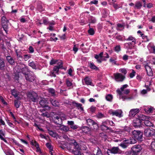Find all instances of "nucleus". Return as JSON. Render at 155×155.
I'll use <instances>...</instances> for the list:
<instances>
[{"mask_svg":"<svg viewBox=\"0 0 155 155\" xmlns=\"http://www.w3.org/2000/svg\"><path fill=\"white\" fill-rule=\"evenodd\" d=\"M125 40L127 41H131L132 42L125 43L124 48L127 50L132 49L135 46L136 43V39L132 36H130Z\"/></svg>","mask_w":155,"mask_h":155,"instance_id":"f257e3e1","label":"nucleus"},{"mask_svg":"<svg viewBox=\"0 0 155 155\" xmlns=\"http://www.w3.org/2000/svg\"><path fill=\"white\" fill-rule=\"evenodd\" d=\"M71 143H73L74 148L72 151V153L74 155H81L80 151L81 148L79 145L74 140H72Z\"/></svg>","mask_w":155,"mask_h":155,"instance_id":"f03ea898","label":"nucleus"},{"mask_svg":"<svg viewBox=\"0 0 155 155\" xmlns=\"http://www.w3.org/2000/svg\"><path fill=\"white\" fill-rule=\"evenodd\" d=\"M128 86L127 84L124 85L120 87V89H118L117 90V92L119 96V98L122 99L123 101H124L127 99H131L130 97L127 98L126 96L123 95V93L126 89L125 88L128 87Z\"/></svg>","mask_w":155,"mask_h":155,"instance_id":"7ed1b4c3","label":"nucleus"},{"mask_svg":"<svg viewBox=\"0 0 155 155\" xmlns=\"http://www.w3.org/2000/svg\"><path fill=\"white\" fill-rule=\"evenodd\" d=\"M15 70L16 71L17 73L22 72L25 75V74H27L26 73H28L29 71H28V69L25 65H22L21 67L19 66H16L15 67Z\"/></svg>","mask_w":155,"mask_h":155,"instance_id":"20e7f679","label":"nucleus"},{"mask_svg":"<svg viewBox=\"0 0 155 155\" xmlns=\"http://www.w3.org/2000/svg\"><path fill=\"white\" fill-rule=\"evenodd\" d=\"M25 77L27 81L32 82L34 81L36 78L33 72L31 71H28L27 74H25Z\"/></svg>","mask_w":155,"mask_h":155,"instance_id":"39448f33","label":"nucleus"},{"mask_svg":"<svg viewBox=\"0 0 155 155\" xmlns=\"http://www.w3.org/2000/svg\"><path fill=\"white\" fill-rule=\"evenodd\" d=\"M27 97L30 101L35 102L37 99L38 95L36 93L32 92L28 94Z\"/></svg>","mask_w":155,"mask_h":155,"instance_id":"423d86ee","label":"nucleus"},{"mask_svg":"<svg viewBox=\"0 0 155 155\" xmlns=\"http://www.w3.org/2000/svg\"><path fill=\"white\" fill-rule=\"evenodd\" d=\"M109 113L112 114L113 116H116L119 117H121L123 116L122 114V111L121 110H113L111 109L109 110Z\"/></svg>","mask_w":155,"mask_h":155,"instance_id":"0eeeda50","label":"nucleus"},{"mask_svg":"<svg viewBox=\"0 0 155 155\" xmlns=\"http://www.w3.org/2000/svg\"><path fill=\"white\" fill-rule=\"evenodd\" d=\"M132 133L135 138L140 141L142 140L143 134L140 131L134 130Z\"/></svg>","mask_w":155,"mask_h":155,"instance_id":"6e6552de","label":"nucleus"},{"mask_svg":"<svg viewBox=\"0 0 155 155\" xmlns=\"http://www.w3.org/2000/svg\"><path fill=\"white\" fill-rule=\"evenodd\" d=\"M114 76L115 81L118 82L122 81L125 78L124 75L119 73H114Z\"/></svg>","mask_w":155,"mask_h":155,"instance_id":"1a4fd4ad","label":"nucleus"},{"mask_svg":"<svg viewBox=\"0 0 155 155\" xmlns=\"http://www.w3.org/2000/svg\"><path fill=\"white\" fill-rule=\"evenodd\" d=\"M154 130L153 129H145L144 131V133L146 136L150 137L152 136L154 134Z\"/></svg>","mask_w":155,"mask_h":155,"instance_id":"9d476101","label":"nucleus"},{"mask_svg":"<svg viewBox=\"0 0 155 155\" xmlns=\"http://www.w3.org/2000/svg\"><path fill=\"white\" fill-rule=\"evenodd\" d=\"M54 122L57 124H62V120L61 118L59 116L54 117L53 118Z\"/></svg>","mask_w":155,"mask_h":155,"instance_id":"9b49d317","label":"nucleus"},{"mask_svg":"<svg viewBox=\"0 0 155 155\" xmlns=\"http://www.w3.org/2000/svg\"><path fill=\"white\" fill-rule=\"evenodd\" d=\"M103 54L104 53L102 52H101L99 54H95V55L94 58L97 59V61L98 63H101L103 60L102 58L103 59Z\"/></svg>","mask_w":155,"mask_h":155,"instance_id":"f8f14e48","label":"nucleus"},{"mask_svg":"<svg viewBox=\"0 0 155 155\" xmlns=\"http://www.w3.org/2000/svg\"><path fill=\"white\" fill-rule=\"evenodd\" d=\"M141 149L142 148L140 145H135L132 148V151L135 154L139 152Z\"/></svg>","mask_w":155,"mask_h":155,"instance_id":"ddd939ff","label":"nucleus"},{"mask_svg":"<svg viewBox=\"0 0 155 155\" xmlns=\"http://www.w3.org/2000/svg\"><path fill=\"white\" fill-rule=\"evenodd\" d=\"M106 124L104 121L103 122L101 126V127L102 130L103 131L109 130V131H108V132H110V133L113 132V131L110 128H109L107 126H106Z\"/></svg>","mask_w":155,"mask_h":155,"instance_id":"4468645a","label":"nucleus"},{"mask_svg":"<svg viewBox=\"0 0 155 155\" xmlns=\"http://www.w3.org/2000/svg\"><path fill=\"white\" fill-rule=\"evenodd\" d=\"M147 48L150 53H155V47L153 43H150L148 45Z\"/></svg>","mask_w":155,"mask_h":155,"instance_id":"2eb2a0df","label":"nucleus"},{"mask_svg":"<svg viewBox=\"0 0 155 155\" xmlns=\"http://www.w3.org/2000/svg\"><path fill=\"white\" fill-rule=\"evenodd\" d=\"M139 111V110L138 109H132L130 111L129 115L131 117H134Z\"/></svg>","mask_w":155,"mask_h":155,"instance_id":"dca6fc26","label":"nucleus"},{"mask_svg":"<svg viewBox=\"0 0 155 155\" xmlns=\"http://www.w3.org/2000/svg\"><path fill=\"white\" fill-rule=\"evenodd\" d=\"M145 68L148 75L150 76H152L153 72L150 67L146 65L145 66Z\"/></svg>","mask_w":155,"mask_h":155,"instance_id":"f3484780","label":"nucleus"},{"mask_svg":"<svg viewBox=\"0 0 155 155\" xmlns=\"http://www.w3.org/2000/svg\"><path fill=\"white\" fill-rule=\"evenodd\" d=\"M141 124V123L137 118H135L133 121V125L134 127H140Z\"/></svg>","mask_w":155,"mask_h":155,"instance_id":"a211bd4d","label":"nucleus"},{"mask_svg":"<svg viewBox=\"0 0 155 155\" xmlns=\"http://www.w3.org/2000/svg\"><path fill=\"white\" fill-rule=\"evenodd\" d=\"M68 125H70V127L71 128L75 130L78 128V126L74 124V122L72 121H68Z\"/></svg>","mask_w":155,"mask_h":155,"instance_id":"6ab92c4d","label":"nucleus"},{"mask_svg":"<svg viewBox=\"0 0 155 155\" xmlns=\"http://www.w3.org/2000/svg\"><path fill=\"white\" fill-rule=\"evenodd\" d=\"M51 125L49 123H48L46 125V127L47 129H48V132L49 134L51 136L53 137H55L56 136V134L54 133L52 131L50 130V128L48 125H49L50 126Z\"/></svg>","mask_w":155,"mask_h":155,"instance_id":"aec40b11","label":"nucleus"},{"mask_svg":"<svg viewBox=\"0 0 155 155\" xmlns=\"http://www.w3.org/2000/svg\"><path fill=\"white\" fill-rule=\"evenodd\" d=\"M5 137V132L2 130H0V139L4 141L5 142L7 143V140L4 138Z\"/></svg>","mask_w":155,"mask_h":155,"instance_id":"412c9836","label":"nucleus"},{"mask_svg":"<svg viewBox=\"0 0 155 155\" xmlns=\"http://www.w3.org/2000/svg\"><path fill=\"white\" fill-rule=\"evenodd\" d=\"M130 128L127 127H125L124 129L122 130H119L116 131V132L118 134H121L122 132H127L129 133L130 132Z\"/></svg>","mask_w":155,"mask_h":155,"instance_id":"4be33fe9","label":"nucleus"},{"mask_svg":"<svg viewBox=\"0 0 155 155\" xmlns=\"http://www.w3.org/2000/svg\"><path fill=\"white\" fill-rule=\"evenodd\" d=\"M144 110L148 114L151 113L154 110V109L152 107H146L144 108Z\"/></svg>","mask_w":155,"mask_h":155,"instance_id":"5701e85b","label":"nucleus"},{"mask_svg":"<svg viewBox=\"0 0 155 155\" xmlns=\"http://www.w3.org/2000/svg\"><path fill=\"white\" fill-rule=\"evenodd\" d=\"M50 101L53 106L54 107H58L59 106V103L55 100L50 99Z\"/></svg>","mask_w":155,"mask_h":155,"instance_id":"b1692460","label":"nucleus"},{"mask_svg":"<svg viewBox=\"0 0 155 155\" xmlns=\"http://www.w3.org/2000/svg\"><path fill=\"white\" fill-rule=\"evenodd\" d=\"M48 103L47 101L45 99H42L39 102L40 104L43 107H47Z\"/></svg>","mask_w":155,"mask_h":155,"instance_id":"393cba45","label":"nucleus"},{"mask_svg":"<svg viewBox=\"0 0 155 155\" xmlns=\"http://www.w3.org/2000/svg\"><path fill=\"white\" fill-rule=\"evenodd\" d=\"M137 119H138L140 122L141 123L142 121L144 120V121L146 120V117L145 116L142 115V114H140L138 115L137 117Z\"/></svg>","mask_w":155,"mask_h":155,"instance_id":"a878e982","label":"nucleus"},{"mask_svg":"<svg viewBox=\"0 0 155 155\" xmlns=\"http://www.w3.org/2000/svg\"><path fill=\"white\" fill-rule=\"evenodd\" d=\"M72 104L74 106L77 107L78 109H80L81 110H83V108L82 107V105L80 103H77L75 101H73Z\"/></svg>","mask_w":155,"mask_h":155,"instance_id":"bb28decb","label":"nucleus"},{"mask_svg":"<svg viewBox=\"0 0 155 155\" xmlns=\"http://www.w3.org/2000/svg\"><path fill=\"white\" fill-rule=\"evenodd\" d=\"M84 81L85 83L87 85H92V82L91 79L87 77H86L84 79Z\"/></svg>","mask_w":155,"mask_h":155,"instance_id":"cd10ccee","label":"nucleus"},{"mask_svg":"<svg viewBox=\"0 0 155 155\" xmlns=\"http://www.w3.org/2000/svg\"><path fill=\"white\" fill-rule=\"evenodd\" d=\"M142 6V5L141 2H136L134 8L135 9H140L141 8Z\"/></svg>","mask_w":155,"mask_h":155,"instance_id":"c85d7f7f","label":"nucleus"},{"mask_svg":"<svg viewBox=\"0 0 155 155\" xmlns=\"http://www.w3.org/2000/svg\"><path fill=\"white\" fill-rule=\"evenodd\" d=\"M110 151L112 153L116 154L119 152V149L118 147H113Z\"/></svg>","mask_w":155,"mask_h":155,"instance_id":"c756f323","label":"nucleus"},{"mask_svg":"<svg viewBox=\"0 0 155 155\" xmlns=\"http://www.w3.org/2000/svg\"><path fill=\"white\" fill-rule=\"evenodd\" d=\"M128 143L129 144L135 143L136 142V140L133 137H130V139L127 140Z\"/></svg>","mask_w":155,"mask_h":155,"instance_id":"7c9ffc66","label":"nucleus"},{"mask_svg":"<svg viewBox=\"0 0 155 155\" xmlns=\"http://www.w3.org/2000/svg\"><path fill=\"white\" fill-rule=\"evenodd\" d=\"M129 144L127 142V140H124V142L121 143L120 144V146L124 148H125L127 147L128 146Z\"/></svg>","mask_w":155,"mask_h":155,"instance_id":"2f4dec72","label":"nucleus"},{"mask_svg":"<svg viewBox=\"0 0 155 155\" xmlns=\"http://www.w3.org/2000/svg\"><path fill=\"white\" fill-rule=\"evenodd\" d=\"M82 131L85 133H87L90 132V129L87 126L83 127L81 128Z\"/></svg>","mask_w":155,"mask_h":155,"instance_id":"473e14b6","label":"nucleus"},{"mask_svg":"<svg viewBox=\"0 0 155 155\" xmlns=\"http://www.w3.org/2000/svg\"><path fill=\"white\" fill-rule=\"evenodd\" d=\"M90 68L92 69L97 70H98V68L96 66L94 63L90 62L89 63Z\"/></svg>","mask_w":155,"mask_h":155,"instance_id":"72a5a7b5","label":"nucleus"},{"mask_svg":"<svg viewBox=\"0 0 155 155\" xmlns=\"http://www.w3.org/2000/svg\"><path fill=\"white\" fill-rule=\"evenodd\" d=\"M144 123L145 125L147 126L153 127V124L148 120H146L144 121Z\"/></svg>","mask_w":155,"mask_h":155,"instance_id":"f704fd0d","label":"nucleus"},{"mask_svg":"<svg viewBox=\"0 0 155 155\" xmlns=\"http://www.w3.org/2000/svg\"><path fill=\"white\" fill-rule=\"evenodd\" d=\"M6 59L8 62L11 64H12L14 63V60L10 56H7L6 57Z\"/></svg>","mask_w":155,"mask_h":155,"instance_id":"c9c22d12","label":"nucleus"},{"mask_svg":"<svg viewBox=\"0 0 155 155\" xmlns=\"http://www.w3.org/2000/svg\"><path fill=\"white\" fill-rule=\"evenodd\" d=\"M86 122L88 125L90 126L92 125L95 122L91 119H88L86 120Z\"/></svg>","mask_w":155,"mask_h":155,"instance_id":"e433bc0d","label":"nucleus"},{"mask_svg":"<svg viewBox=\"0 0 155 155\" xmlns=\"http://www.w3.org/2000/svg\"><path fill=\"white\" fill-rule=\"evenodd\" d=\"M60 128L61 130H63L64 132H67L69 130V128L68 127L63 125H61V126Z\"/></svg>","mask_w":155,"mask_h":155,"instance_id":"4c0bfd02","label":"nucleus"},{"mask_svg":"<svg viewBox=\"0 0 155 155\" xmlns=\"http://www.w3.org/2000/svg\"><path fill=\"white\" fill-rule=\"evenodd\" d=\"M1 20L2 24H8V20L7 19L5 16H3Z\"/></svg>","mask_w":155,"mask_h":155,"instance_id":"58836bf2","label":"nucleus"},{"mask_svg":"<svg viewBox=\"0 0 155 155\" xmlns=\"http://www.w3.org/2000/svg\"><path fill=\"white\" fill-rule=\"evenodd\" d=\"M63 63L62 61L61 60H58L57 61V64L58 67L61 69H63Z\"/></svg>","mask_w":155,"mask_h":155,"instance_id":"ea45409f","label":"nucleus"},{"mask_svg":"<svg viewBox=\"0 0 155 155\" xmlns=\"http://www.w3.org/2000/svg\"><path fill=\"white\" fill-rule=\"evenodd\" d=\"M20 103V101L18 100H15L14 101L15 106L17 108L19 107L21 104Z\"/></svg>","mask_w":155,"mask_h":155,"instance_id":"a19ab883","label":"nucleus"},{"mask_svg":"<svg viewBox=\"0 0 155 155\" xmlns=\"http://www.w3.org/2000/svg\"><path fill=\"white\" fill-rule=\"evenodd\" d=\"M113 98V95L111 94H108L106 96V99L107 101H111Z\"/></svg>","mask_w":155,"mask_h":155,"instance_id":"79ce46f5","label":"nucleus"},{"mask_svg":"<svg viewBox=\"0 0 155 155\" xmlns=\"http://www.w3.org/2000/svg\"><path fill=\"white\" fill-rule=\"evenodd\" d=\"M48 22H49V21H48V20L47 19L44 18L43 20V23H41L40 22H38L37 24L38 25H39L42 24H44V25H48Z\"/></svg>","mask_w":155,"mask_h":155,"instance_id":"37998d69","label":"nucleus"},{"mask_svg":"<svg viewBox=\"0 0 155 155\" xmlns=\"http://www.w3.org/2000/svg\"><path fill=\"white\" fill-rule=\"evenodd\" d=\"M89 21L90 23H94L96 22V19L94 17L92 16H90L89 19Z\"/></svg>","mask_w":155,"mask_h":155,"instance_id":"c03bdc74","label":"nucleus"},{"mask_svg":"<svg viewBox=\"0 0 155 155\" xmlns=\"http://www.w3.org/2000/svg\"><path fill=\"white\" fill-rule=\"evenodd\" d=\"M15 52L18 58H22V56L21 55V53L19 50L17 49L15 51Z\"/></svg>","mask_w":155,"mask_h":155,"instance_id":"a18cd8bd","label":"nucleus"},{"mask_svg":"<svg viewBox=\"0 0 155 155\" xmlns=\"http://www.w3.org/2000/svg\"><path fill=\"white\" fill-rule=\"evenodd\" d=\"M94 153L95 155H102L101 150L99 148H97L95 152L94 151Z\"/></svg>","mask_w":155,"mask_h":155,"instance_id":"49530a36","label":"nucleus"},{"mask_svg":"<svg viewBox=\"0 0 155 155\" xmlns=\"http://www.w3.org/2000/svg\"><path fill=\"white\" fill-rule=\"evenodd\" d=\"M124 26L120 24H118L117 25V30L121 31L124 29Z\"/></svg>","mask_w":155,"mask_h":155,"instance_id":"de8ad7c7","label":"nucleus"},{"mask_svg":"<svg viewBox=\"0 0 155 155\" xmlns=\"http://www.w3.org/2000/svg\"><path fill=\"white\" fill-rule=\"evenodd\" d=\"M56 34L54 33H51L50 35L51 36V40H52L53 41H56L57 40H58V39L56 37H54V36H55Z\"/></svg>","mask_w":155,"mask_h":155,"instance_id":"09e8293b","label":"nucleus"},{"mask_svg":"<svg viewBox=\"0 0 155 155\" xmlns=\"http://www.w3.org/2000/svg\"><path fill=\"white\" fill-rule=\"evenodd\" d=\"M5 66V63L3 60L0 59V69H3Z\"/></svg>","mask_w":155,"mask_h":155,"instance_id":"8fccbe9b","label":"nucleus"},{"mask_svg":"<svg viewBox=\"0 0 155 155\" xmlns=\"http://www.w3.org/2000/svg\"><path fill=\"white\" fill-rule=\"evenodd\" d=\"M91 126H93V127H92L91 128L94 130H97L98 128V125L97 124L96 122H95V123H94V124Z\"/></svg>","mask_w":155,"mask_h":155,"instance_id":"3c124183","label":"nucleus"},{"mask_svg":"<svg viewBox=\"0 0 155 155\" xmlns=\"http://www.w3.org/2000/svg\"><path fill=\"white\" fill-rule=\"evenodd\" d=\"M2 26L4 30L6 32H7L8 31V24H2Z\"/></svg>","mask_w":155,"mask_h":155,"instance_id":"603ef678","label":"nucleus"},{"mask_svg":"<svg viewBox=\"0 0 155 155\" xmlns=\"http://www.w3.org/2000/svg\"><path fill=\"white\" fill-rule=\"evenodd\" d=\"M31 144L33 146H35L36 147H38L39 146L38 143L35 140H32L31 141Z\"/></svg>","mask_w":155,"mask_h":155,"instance_id":"864d4df0","label":"nucleus"},{"mask_svg":"<svg viewBox=\"0 0 155 155\" xmlns=\"http://www.w3.org/2000/svg\"><path fill=\"white\" fill-rule=\"evenodd\" d=\"M106 124L110 125L111 126H114V123L112 121H110L109 120H107L106 121H104Z\"/></svg>","mask_w":155,"mask_h":155,"instance_id":"5fc2aeb1","label":"nucleus"},{"mask_svg":"<svg viewBox=\"0 0 155 155\" xmlns=\"http://www.w3.org/2000/svg\"><path fill=\"white\" fill-rule=\"evenodd\" d=\"M11 93L12 95L16 97L18 96V93L15 90H13L11 91Z\"/></svg>","mask_w":155,"mask_h":155,"instance_id":"6e6d98bb","label":"nucleus"},{"mask_svg":"<svg viewBox=\"0 0 155 155\" xmlns=\"http://www.w3.org/2000/svg\"><path fill=\"white\" fill-rule=\"evenodd\" d=\"M66 84L68 87H70L72 85V84L71 81V80L68 79L66 80Z\"/></svg>","mask_w":155,"mask_h":155,"instance_id":"4d7b16f0","label":"nucleus"},{"mask_svg":"<svg viewBox=\"0 0 155 155\" xmlns=\"http://www.w3.org/2000/svg\"><path fill=\"white\" fill-rule=\"evenodd\" d=\"M48 91L49 93L51 94L52 96H54L55 95V91L54 89L53 88H50Z\"/></svg>","mask_w":155,"mask_h":155,"instance_id":"13d9d810","label":"nucleus"},{"mask_svg":"<svg viewBox=\"0 0 155 155\" xmlns=\"http://www.w3.org/2000/svg\"><path fill=\"white\" fill-rule=\"evenodd\" d=\"M60 69L59 68L58 66H54L53 70L55 72V73L57 74H58V72L59 71V69Z\"/></svg>","mask_w":155,"mask_h":155,"instance_id":"bf43d9fd","label":"nucleus"},{"mask_svg":"<svg viewBox=\"0 0 155 155\" xmlns=\"http://www.w3.org/2000/svg\"><path fill=\"white\" fill-rule=\"evenodd\" d=\"M28 65L31 67L33 69H36V66L35 64V63L33 62H32L30 63Z\"/></svg>","mask_w":155,"mask_h":155,"instance_id":"052dcab7","label":"nucleus"},{"mask_svg":"<svg viewBox=\"0 0 155 155\" xmlns=\"http://www.w3.org/2000/svg\"><path fill=\"white\" fill-rule=\"evenodd\" d=\"M88 33L91 35H93L94 33V31L92 28H90L88 30Z\"/></svg>","mask_w":155,"mask_h":155,"instance_id":"680f3d73","label":"nucleus"},{"mask_svg":"<svg viewBox=\"0 0 155 155\" xmlns=\"http://www.w3.org/2000/svg\"><path fill=\"white\" fill-rule=\"evenodd\" d=\"M97 117L99 118H103L104 117V115L101 112H99L96 115Z\"/></svg>","mask_w":155,"mask_h":155,"instance_id":"e2e57ef3","label":"nucleus"},{"mask_svg":"<svg viewBox=\"0 0 155 155\" xmlns=\"http://www.w3.org/2000/svg\"><path fill=\"white\" fill-rule=\"evenodd\" d=\"M46 146L49 149V150H53V147L50 143H46Z\"/></svg>","mask_w":155,"mask_h":155,"instance_id":"0e129e2a","label":"nucleus"},{"mask_svg":"<svg viewBox=\"0 0 155 155\" xmlns=\"http://www.w3.org/2000/svg\"><path fill=\"white\" fill-rule=\"evenodd\" d=\"M78 45H77V46L76 45H74V46L73 48V51H74L75 53L78 50Z\"/></svg>","mask_w":155,"mask_h":155,"instance_id":"69168bd1","label":"nucleus"},{"mask_svg":"<svg viewBox=\"0 0 155 155\" xmlns=\"http://www.w3.org/2000/svg\"><path fill=\"white\" fill-rule=\"evenodd\" d=\"M115 50L117 52H118L121 50V48L120 45H118L116 46L114 48Z\"/></svg>","mask_w":155,"mask_h":155,"instance_id":"338daca9","label":"nucleus"},{"mask_svg":"<svg viewBox=\"0 0 155 155\" xmlns=\"http://www.w3.org/2000/svg\"><path fill=\"white\" fill-rule=\"evenodd\" d=\"M57 60H55L53 59H52L50 63V64L51 65H52L54 64H57Z\"/></svg>","mask_w":155,"mask_h":155,"instance_id":"774afa93","label":"nucleus"}]
</instances>
